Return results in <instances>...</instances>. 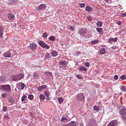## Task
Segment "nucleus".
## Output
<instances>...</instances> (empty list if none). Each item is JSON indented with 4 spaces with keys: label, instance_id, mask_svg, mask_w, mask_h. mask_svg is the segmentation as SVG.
<instances>
[{
    "label": "nucleus",
    "instance_id": "obj_59",
    "mask_svg": "<svg viewBox=\"0 0 126 126\" xmlns=\"http://www.w3.org/2000/svg\"><path fill=\"white\" fill-rule=\"evenodd\" d=\"M31 115L32 117H34V116L33 115Z\"/></svg>",
    "mask_w": 126,
    "mask_h": 126
},
{
    "label": "nucleus",
    "instance_id": "obj_50",
    "mask_svg": "<svg viewBox=\"0 0 126 126\" xmlns=\"http://www.w3.org/2000/svg\"><path fill=\"white\" fill-rule=\"evenodd\" d=\"M114 79L115 80H117L118 79V76L117 75H115L114 77Z\"/></svg>",
    "mask_w": 126,
    "mask_h": 126
},
{
    "label": "nucleus",
    "instance_id": "obj_49",
    "mask_svg": "<svg viewBox=\"0 0 126 126\" xmlns=\"http://www.w3.org/2000/svg\"><path fill=\"white\" fill-rule=\"evenodd\" d=\"M121 15L122 17H123L126 16V12L122 14H121Z\"/></svg>",
    "mask_w": 126,
    "mask_h": 126
},
{
    "label": "nucleus",
    "instance_id": "obj_48",
    "mask_svg": "<svg viewBox=\"0 0 126 126\" xmlns=\"http://www.w3.org/2000/svg\"><path fill=\"white\" fill-rule=\"evenodd\" d=\"M4 117L5 119H9V117L8 116V115H6V114H5Z\"/></svg>",
    "mask_w": 126,
    "mask_h": 126
},
{
    "label": "nucleus",
    "instance_id": "obj_37",
    "mask_svg": "<svg viewBox=\"0 0 126 126\" xmlns=\"http://www.w3.org/2000/svg\"><path fill=\"white\" fill-rule=\"evenodd\" d=\"M33 96L32 94H29L28 96V98L31 100H32L33 98Z\"/></svg>",
    "mask_w": 126,
    "mask_h": 126
},
{
    "label": "nucleus",
    "instance_id": "obj_17",
    "mask_svg": "<svg viewBox=\"0 0 126 126\" xmlns=\"http://www.w3.org/2000/svg\"><path fill=\"white\" fill-rule=\"evenodd\" d=\"M59 63L62 66H65L67 64L66 61L65 60L60 61Z\"/></svg>",
    "mask_w": 126,
    "mask_h": 126
},
{
    "label": "nucleus",
    "instance_id": "obj_31",
    "mask_svg": "<svg viewBox=\"0 0 126 126\" xmlns=\"http://www.w3.org/2000/svg\"><path fill=\"white\" fill-rule=\"evenodd\" d=\"M7 100L10 103L12 104H13L14 102V100L13 98H8Z\"/></svg>",
    "mask_w": 126,
    "mask_h": 126
},
{
    "label": "nucleus",
    "instance_id": "obj_54",
    "mask_svg": "<svg viewBox=\"0 0 126 126\" xmlns=\"http://www.w3.org/2000/svg\"><path fill=\"white\" fill-rule=\"evenodd\" d=\"M81 53L79 51H77L76 52V55L77 56H78L79 55H80Z\"/></svg>",
    "mask_w": 126,
    "mask_h": 126
},
{
    "label": "nucleus",
    "instance_id": "obj_11",
    "mask_svg": "<svg viewBox=\"0 0 126 126\" xmlns=\"http://www.w3.org/2000/svg\"><path fill=\"white\" fill-rule=\"evenodd\" d=\"M118 124L116 120H113L109 124L108 126H116Z\"/></svg>",
    "mask_w": 126,
    "mask_h": 126
},
{
    "label": "nucleus",
    "instance_id": "obj_27",
    "mask_svg": "<svg viewBox=\"0 0 126 126\" xmlns=\"http://www.w3.org/2000/svg\"><path fill=\"white\" fill-rule=\"evenodd\" d=\"M93 108L94 110L96 111H98L100 110L99 106H94V107Z\"/></svg>",
    "mask_w": 126,
    "mask_h": 126
},
{
    "label": "nucleus",
    "instance_id": "obj_51",
    "mask_svg": "<svg viewBox=\"0 0 126 126\" xmlns=\"http://www.w3.org/2000/svg\"><path fill=\"white\" fill-rule=\"evenodd\" d=\"M87 19L90 21H91L92 20V18L91 16H88L87 17Z\"/></svg>",
    "mask_w": 126,
    "mask_h": 126
},
{
    "label": "nucleus",
    "instance_id": "obj_33",
    "mask_svg": "<svg viewBox=\"0 0 126 126\" xmlns=\"http://www.w3.org/2000/svg\"><path fill=\"white\" fill-rule=\"evenodd\" d=\"M39 98L40 99L44 100L45 98V96L43 94H41L39 96Z\"/></svg>",
    "mask_w": 126,
    "mask_h": 126
},
{
    "label": "nucleus",
    "instance_id": "obj_30",
    "mask_svg": "<svg viewBox=\"0 0 126 126\" xmlns=\"http://www.w3.org/2000/svg\"><path fill=\"white\" fill-rule=\"evenodd\" d=\"M48 39L50 41H54L55 40L56 37L54 36H51L48 38Z\"/></svg>",
    "mask_w": 126,
    "mask_h": 126
},
{
    "label": "nucleus",
    "instance_id": "obj_23",
    "mask_svg": "<svg viewBox=\"0 0 126 126\" xmlns=\"http://www.w3.org/2000/svg\"><path fill=\"white\" fill-rule=\"evenodd\" d=\"M51 54L52 56L56 57L58 55V53L57 52L55 51H53L51 52Z\"/></svg>",
    "mask_w": 126,
    "mask_h": 126
},
{
    "label": "nucleus",
    "instance_id": "obj_38",
    "mask_svg": "<svg viewBox=\"0 0 126 126\" xmlns=\"http://www.w3.org/2000/svg\"><path fill=\"white\" fill-rule=\"evenodd\" d=\"M27 98V96L25 95H24L22 97L21 101H24Z\"/></svg>",
    "mask_w": 126,
    "mask_h": 126
},
{
    "label": "nucleus",
    "instance_id": "obj_26",
    "mask_svg": "<svg viewBox=\"0 0 126 126\" xmlns=\"http://www.w3.org/2000/svg\"><path fill=\"white\" fill-rule=\"evenodd\" d=\"M44 93L45 96L47 97V98H48V97L50 94V92L48 91H46L45 92H44Z\"/></svg>",
    "mask_w": 126,
    "mask_h": 126
},
{
    "label": "nucleus",
    "instance_id": "obj_47",
    "mask_svg": "<svg viewBox=\"0 0 126 126\" xmlns=\"http://www.w3.org/2000/svg\"><path fill=\"white\" fill-rule=\"evenodd\" d=\"M85 66L87 67H89L90 65L89 63L88 62H86L84 64Z\"/></svg>",
    "mask_w": 126,
    "mask_h": 126
},
{
    "label": "nucleus",
    "instance_id": "obj_3",
    "mask_svg": "<svg viewBox=\"0 0 126 126\" xmlns=\"http://www.w3.org/2000/svg\"><path fill=\"white\" fill-rule=\"evenodd\" d=\"M24 75L23 73L18 74L14 75L13 78V80L18 81L19 80L22 79L24 78Z\"/></svg>",
    "mask_w": 126,
    "mask_h": 126
},
{
    "label": "nucleus",
    "instance_id": "obj_21",
    "mask_svg": "<svg viewBox=\"0 0 126 126\" xmlns=\"http://www.w3.org/2000/svg\"><path fill=\"white\" fill-rule=\"evenodd\" d=\"M120 88L122 92H126V86H124L123 85H121L120 87Z\"/></svg>",
    "mask_w": 126,
    "mask_h": 126
},
{
    "label": "nucleus",
    "instance_id": "obj_56",
    "mask_svg": "<svg viewBox=\"0 0 126 126\" xmlns=\"http://www.w3.org/2000/svg\"><path fill=\"white\" fill-rule=\"evenodd\" d=\"M121 23L122 22H121V21H119L117 22V24L119 25H120Z\"/></svg>",
    "mask_w": 126,
    "mask_h": 126
},
{
    "label": "nucleus",
    "instance_id": "obj_1",
    "mask_svg": "<svg viewBox=\"0 0 126 126\" xmlns=\"http://www.w3.org/2000/svg\"><path fill=\"white\" fill-rule=\"evenodd\" d=\"M118 109H120L119 112L123 119L126 121V109L123 106L118 107Z\"/></svg>",
    "mask_w": 126,
    "mask_h": 126
},
{
    "label": "nucleus",
    "instance_id": "obj_20",
    "mask_svg": "<svg viewBox=\"0 0 126 126\" xmlns=\"http://www.w3.org/2000/svg\"><path fill=\"white\" fill-rule=\"evenodd\" d=\"M106 53V52L105 49L104 48H102L100 50V54H103Z\"/></svg>",
    "mask_w": 126,
    "mask_h": 126
},
{
    "label": "nucleus",
    "instance_id": "obj_44",
    "mask_svg": "<svg viewBox=\"0 0 126 126\" xmlns=\"http://www.w3.org/2000/svg\"><path fill=\"white\" fill-rule=\"evenodd\" d=\"M76 77L79 79H83V77L80 74H78L76 76Z\"/></svg>",
    "mask_w": 126,
    "mask_h": 126
},
{
    "label": "nucleus",
    "instance_id": "obj_7",
    "mask_svg": "<svg viewBox=\"0 0 126 126\" xmlns=\"http://www.w3.org/2000/svg\"><path fill=\"white\" fill-rule=\"evenodd\" d=\"M84 98V95L82 93H80L78 94L77 96V99L79 101H82Z\"/></svg>",
    "mask_w": 126,
    "mask_h": 126
},
{
    "label": "nucleus",
    "instance_id": "obj_42",
    "mask_svg": "<svg viewBox=\"0 0 126 126\" xmlns=\"http://www.w3.org/2000/svg\"><path fill=\"white\" fill-rule=\"evenodd\" d=\"M68 120V119L65 117H63L61 119V121L62 122H64L65 121H67Z\"/></svg>",
    "mask_w": 126,
    "mask_h": 126
},
{
    "label": "nucleus",
    "instance_id": "obj_46",
    "mask_svg": "<svg viewBox=\"0 0 126 126\" xmlns=\"http://www.w3.org/2000/svg\"><path fill=\"white\" fill-rule=\"evenodd\" d=\"M69 28L72 31H74L75 29V28L71 26H70L69 27Z\"/></svg>",
    "mask_w": 126,
    "mask_h": 126
},
{
    "label": "nucleus",
    "instance_id": "obj_12",
    "mask_svg": "<svg viewBox=\"0 0 126 126\" xmlns=\"http://www.w3.org/2000/svg\"><path fill=\"white\" fill-rule=\"evenodd\" d=\"M11 51L9 50L4 53V56L6 57H10L11 56Z\"/></svg>",
    "mask_w": 126,
    "mask_h": 126
},
{
    "label": "nucleus",
    "instance_id": "obj_4",
    "mask_svg": "<svg viewBox=\"0 0 126 126\" xmlns=\"http://www.w3.org/2000/svg\"><path fill=\"white\" fill-rule=\"evenodd\" d=\"M39 45L42 48L46 49H48L49 48V46L46 44L43 41H40L38 42Z\"/></svg>",
    "mask_w": 126,
    "mask_h": 126
},
{
    "label": "nucleus",
    "instance_id": "obj_39",
    "mask_svg": "<svg viewBox=\"0 0 126 126\" xmlns=\"http://www.w3.org/2000/svg\"><path fill=\"white\" fill-rule=\"evenodd\" d=\"M126 79V76L125 75H123L122 76H121L119 78V80L120 79H122V80H124V79Z\"/></svg>",
    "mask_w": 126,
    "mask_h": 126
},
{
    "label": "nucleus",
    "instance_id": "obj_9",
    "mask_svg": "<svg viewBox=\"0 0 126 126\" xmlns=\"http://www.w3.org/2000/svg\"><path fill=\"white\" fill-rule=\"evenodd\" d=\"M87 32L86 29H82L79 31V33L81 36H84L85 34Z\"/></svg>",
    "mask_w": 126,
    "mask_h": 126
},
{
    "label": "nucleus",
    "instance_id": "obj_24",
    "mask_svg": "<svg viewBox=\"0 0 126 126\" xmlns=\"http://www.w3.org/2000/svg\"><path fill=\"white\" fill-rule=\"evenodd\" d=\"M103 24V23L101 21H99L96 23V25L97 27H100Z\"/></svg>",
    "mask_w": 126,
    "mask_h": 126
},
{
    "label": "nucleus",
    "instance_id": "obj_53",
    "mask_svg": "<svg viewBox=\"0 0 126 126\" xmlns=\"http://www.w3.org/2000/svg\"><path fill=\"white\" fill-rule=\"evenodd\" d=\"M104 0L106 2H108L110 3L111 2V0Z\"/></svg>",
    "mask_w": 126,
    "mask_h": 126
},
{
    "label": "nucleus",
    "instance_id": "obj_18",
    "mask_svg": "<svg viewBox=\"0 0 126 126\" xmlns=\"http://www.w3.org/2000/svg\"><path fill=\"white\" fill-rule=\"evenodd\" d=\"M117 37H115L114 38H110L109 39L108 41L109 42H116L117 41Z\"/></svg>",
    "mask_w": 126,
    "mask_h": 126
},
{
    "label": "nucleus",
    "instance_id": "obj_58",
    "mask_svg": "<svg viewBox=\"0 0 126 126\" xmlns=\"http://www.w3.org/2000/svg\"><path fill=\"white\" fill-rule=\"evenodd\" d=\"M112 48L113 49H115L116 48V47L115 46H113Z\"/></svg>",
    "mask_w": 126,
    "mask_h": 126
},
{
    "label": "nucleus",
    "instance_id": "obj_6",
    "mask_svg": "<svg viewBox=\"0 0 126 126\" xmlns=\"http://www.w3.org/2000/svg\"><path fill=\"white\" fill-rule=\"evenodd\" d=\"M88 126H96L95 123L96 121L94 119H90L88 121Z\"/></svg>",
    "mask_w": 126,
    "mask_h": 126
},
{
    "label": "nucleus",
    "instance_id": "obj_28",
    "mask_svg": "<svg viewBox=\"0 0 126 126\" xmlns=\"http://www.w3.org/2000/svg\"><path fill=\"white\" fill-rule=\"evenodd\" d=\"M93 10V8L88 5H87L86 7V10L88 12H90Z\"/></svg>",
    "mask_w": 126,
    "mask_h": 126
},
{
    "label": "nucleus",
    "instance_id": "obj_10",
    "mask_svg": "<svg viewBox=\"0 0 126 126\" xmlns=\"http://www.w3.org/2000/svg\"><path fill=\"white\" fill-rule=\"evenodd\" d=\"M47 7V6L45 4H41L37 8L38 10H43L45 9Z\"/></svg>",
    "mask_w": 126,
    "mask_h": 126
},
{
    "label": "nucleus",
    "instance_id": "obj_25",
    "mask_svg": "<svg viewBox=\"0 0 126 126\" xmlns=\"http://www.w3.org/2000/svg\"><path fill=\"white\" fill-rule=\"evenodd\" d=\"M46 75L48 77L47 78H50V77L52 76V74L49 72H47L46 73Z\"/></svg>",
    "mask_w": 126,
    "mask_h": 126
},
{
    "label": "nucleus",
    "instance_id": "obj_13",
    "mask_svg": "<svg viewBox=\"0 0 126 126\" xmlns=\"http://www.w3.org/2000/svg\"><path fill=\"white\" fill-rule=\"evenodd\" d=\"M77 123L74 121H72L71 122L66 124L65 126H77Z\"/></svg>",
    "mask_w": 126,
    "mask_h": 126
},
{
    "label": "nucleus",
    "instance_id": "obj_43",
    "mask_svg": "<svg viewBox=\"0 0 126 126\" xmlns=\"http://www.w3.org/2000/svg\"><path fill=\"white\" fill-rule=\"evenodd\" d=\"M47 36V33L46 32H45L44 33L43 35V37L45 38H46Z\"/></svg>",
    "mask_w": 126,
    "mask_h": 126
},
{
    "label": "nucleus",
    "instance_id": "obj_15",
    "mask_svg": "<svg viewBox=\"0 0 126 126\" xmlns=\"http://www.w3.org/2000/svg\"><path fill=\"white\" fill-rule=\"evenodd\" d=\"M47 87V86L46 85H42L39 86L37 88L38 90L41 91L43 89H44Z\"/></svg>",
    "mask_w": 126,
    "mask_h": 126
},
{
    "label": "nucleus",
    "instance_id": "obj_16",
    "mask_svg": "<svg viewBox=\"0 0 126 126\" xmlns=\"http://www.w3.org/2000/svg\"><path fill=\"white\" fill-rule=\"evenodd\" d=\"M96 31L101 34L102 35L103 33V29L102 28H96Z\"/></svg>",
    "mask_w": 126,
    "mask_h": 126
},
{
    "label": "nucleus",
    "instance_id": "obj_34",
    "mask_svg": "<svg viewBox=\"0 0 126 126\" xmlns=\"http://www.w3.org/2000/svg\"><path fill=\"white\" fill-rule=\"evenodd\" d=\"M10 93L8 94L7 93H3L2 95V97L3 98H5L8 95H10Z\"/></svg>",
    "mask_w": 126,
    "mask_h": 126
},
{
    "label": "nucleus",
    "instance_id": "obj_35",
    "mask_svg": "<svg viewBox=\"0 0 126 126\" xmlns=\"http://www.w3.org/2000/svg\"><path fill=\"white\" fill-rule=\"evenodd\" d=\"M98 42L99 41L98 40H94L91 41V43L93 44H95Z\"/></svg>",
    "mask_w": 126,
    "mask_h": 126
},
{
    "label": "nucleus",
    "instance_id": "obj_8",
    "mask_svg": "<svg viewBox=\"0 0 126 126\" xmlns=\"http://www.w3.org/2000/svg\"><path fill=\"white\" fill-rule=\"evenodd\" d=\"M7 17L8 19L10 20V21H13L15 20V15L13 14L10 13L7 14Z\"/></svg>",
    "mask_w": 126,
    "mask_h": 126
},
{
    "label": "nucleus",
    "instance_id": "obj_36",
    "mask_svg": "<svg viewBox=\"0 0 126 126\" xmlns=\"http://www.w3.org/2000/svg\"><path fill=\"white\" fill-rule=\"evenodd\" d=\"M5 79V78L3 76H0V81H3Z\"/></svg>",
    "mask_w": 126,
    "mask_h": 126
},
{
    "label": "nucleus",
    "instance_id": "obj_41",
    "mask_svg": "<svg viewBox=\"0 0 126 126\" xmlns=\"http://www.w3.org/2000/svg\"><path fill=\"white\" fill-rule=\"evenodd\" d=\"M79 5L80 7L83 8L85 7L86 5L84 3H81L79 4Z\"/></svg>",
    "mask_w": 126,
    "mask_h": 126
},
{
    "label": "nucleus",
    "instance_id": "obj_55",
    "mask_svg": "<svg viewBox=\"0 0 126 126\" xmlns=\"http://www.w3.org/2000/svg\"><path fill=\"white\" fill-rule=\"evenodd\" d=\"M3 33L2 32H0V37L1 38H2L3 37Z\"/></svg>",
    "mask_w": 126,
    "mask_h": 126
},
{
    "label": "nucleus",
    "instance_id": "obj_5",
    "mask_svg": "<svg viewBox=\"0 0 126 126\" xmlns=\"http://www.w3.org/2000/svg\"><path fill=\"white\" fill-rule=\"evenodd\" d=\"M37 46L36 44L33 43H30L28 47L32 51H35L37 49Z\"/></svg>",
    "mask_w": 126,
    "mask_h": 126
},
{
    "label": "nucleus",
    "instance_id": "obj_14",
    "mask_svg": "<svg viewBox=\"0 0 126 126\" xmlns=\"http://www.w3.org/2000/svg\"><path fill=\"white\" fill-rule=\"evenodd\" d=\"M17 86H18L19 87V88H20L22 90L23 89L24 87L26 86L25 84L23 83H22L21 82H20L18 83L17 84Z\"/></svg>",
    "mask_w": 126,
    "mask_h": 126
},
{
    "label": "nucleus",
    "instance_id": "obj_29",
    "mask_svg": "<svg viewBox=\"0 0 126 126\" xmlns=\"http://www.w3.org/2000/svg\"><path fill=\"white\" fill-rule=\"evenodd\" d=\"M33 76V78L35 79H37L39 77V75L36 72H34V73Z\"/></svg>",
    "mask_w": 126,
    "mask_h": 126
},
{
    "label": "nucleus",
    "instance_id": "obj_52",
    "mask_svg": "<svg viewBox=\"0 0 126 126\" xmlns=\"http://www.w3.org/2000/svg\"><path fill=\"white\" fill-rule=\"evenodd\" d=\"M3 31V27H0V32H2Z\"/></svg>",
    "mask_w": 126,
    "mask_h": 126
},
{
    "label": "nucleus",
    "instance_id": "obj_57",
    "mask_svg": "<svg viewBox=\"0 0 126 126\" xmlns=\"http://www.w3.org/2000/svg\"><path fill=\"white\" fill-rule=\"evenodd\" d=\"M79 126H83V123H80L79 124Z\"/></svg>",
    "mask_w": 126,
    "mask_h": 126
},
{
    "label": "nucleus",
    "instance_id": "obj_2",
    "mask_svg": "<svg viewBox=\"0 0 126 126\" xmlns=\"http://www.w3.org/2000/svg\"><path fill=\"white\" fill-rule=\"evenodd\" d=\"M0 89L4 92L8 94L10 93L11 89L10 86L8 84L3 85L0 86Z\"/></svg>",
    "mask_w": 126,
    "mask_h": 126
},
{
    "label": "nucleus",
    "instance_id": "obj_32",
    "mask_svg": "<svg viewBox=\"0 0 126 126\" xmlns=\"http://www.w3.org/2000/svg\"><path fill=\"white\" fill-rule=\"evenodd\" d=\"M58 102L60 104H61L63 102L64 99L60 97L58 99Z\"/></svg>",
    "mask_w": 126,
    "mask_h": 126
},
{
    "label": "nucleus",
    "instance_id": "obj_19",
    "mask_svg": "<svg viewBox=\"0 0 126 126\" xmlns=\"http://www.w3.org/2000/svg\"><path fill=\"white\" fill-rule=\"evenodd\" d=\"M51 57L50 54L48 52L46 53L45 58V59H49Z\"/></svg>",
    "mask_w": 126,
    "mask_h": 126
},
{
    "label": "nucleus",
    "instance_id": "obj_40",
    "mask_svg": "<svg viewBox=\"0 0 126 126\" xmlns=\"http://www.w3.org/2000/svg\"><path fill=\"white\" fill-rule=\"evenodd\" d=\"M7 107L6 106H3V108L2 109V111L3 112H6L8 110L7 109Z\"/></svg>",
    "mask_w": 126,
    "mask_h": 126
},
{
    "label": "nucleus",
    "instance_id": "obj_45",
    "mask_svg": "<svg viewBox=\"0 0 126 126\" xmlns=\"http://www.w3.org/2000/svg\"><path fill=\"white\" fill-rule=\"evenodd\" d=\"M23 122L24 124L26 125H27L29 123V122L27 120L25 119L23 120Z\"/></svg>",
    "mask_w": 126,
    "mask_h": 126
},
{
    "label": "nucleus",
    "instance_id": "obj_22",
    "mask_svg": "<svg viewBox=\"0 0 126 126\" xmlns=\"http://www.w3.org/2000/svg\"><path fill=\"white\" fill-rule=\"evenodd\" d=\"M79 70L81 71H86L87 69L86 68L84 67L81 66L79 68Z\"/></svg>",
    "mask_w": 126,
    "mask_h": 126
}]
</instances>
